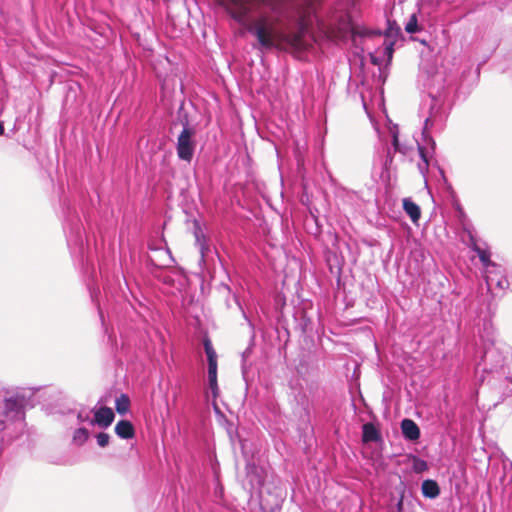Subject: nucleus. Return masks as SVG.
Returning a JSON list of instances; mask_svg holds the SVG:
<instances>
[{
  "instance_id": "f8f14e48",
  "label": "nucleus",
  "mask_w": 512,
  "mask_h": 512,
  "mask_svg": "<svg viewBox=\"0 0 512 512\" xmlns=\"http://www.w3.org/2000/svg\"><path fill=\"white\" fill-rule=\"evenodd\" d=\"M362 441L364 443L374 442L378 443L382 441V435L380 430L372 423L367 422L362 426Z\"/></svg>"
},
{
  "instance_id": "c9c22d12",
  "label": "nucleus",
  "mask_w": 512,
  "mask_h": 512,
  "mask_svg": "<svg viewBox=\"0 0 512 512\" xmlns=\"http://www.w3.org/2000/svg\"><path fill=\"white\" fill-rule=\"evenodd\" d=\"M257 484H258V486L261 484V483H260V479H259V478H258Z\"/></svg>"
},
{
  "instance_id": "dca6fc26",
  "label": "nucleus",
  "mask_w": 512,
  "mask_h": 512,
  "mask_svg": "<svg viewBox=\"0 0 512 512\" xmlns=\"http://www.w3.org/2000/svg\"><path fill=\"white\" fill-rule=\"evenodd\" d=\"M403 209L410 217L412 222L416 223L421 217L420 207L409 198L403 199Z\"/></svg>"
},
{
  "instance_id": "6e6552de",
  "label": "nucleus",
  "mask_w": 512,
  "mask_h": 512,
  "mask_svg": "<svg viewBox=\"0 0 512 512\" xmlns=\"http://www.w3.org/2000/svg\"><path fill=\"white\" fill-rule=\"evenodd\" d=\"M25 406V398L21 395H12L4 400L3 415L5 418L20 414Z\"/></svg>"
},
{
  "instance_id": "393cba45",
  "label": "nucleus",
  "mask_w": 512,
  "mask_h": 512,
  "mask_svg": "<svg viewBox=\"0 0 512 512\" xmlns=\"http://www.w3.org/2000/svg\"><path fill=\"white\" fill-rule=\"evenodd\" d=\"M396 41L395 40H383V54L387 57L388 62H391L393 53H394V45Z\"/></svg>"
},
{
  "instance_id": "aec40b11",
  "label": "nucleus",
  "mask_w": 512,
  "mask_h": 512,
  "mask_svg": "<svg viewBox=\"0 0 512 512\" xmlns=\"http://www.w3.org/2000/svg\"><path fill=\"white\" fill-rule=\"evenodd\" d=\"M396 490L399 492V499L395 506V512H404V505H405V499H406V485L401 482L398 487H396Z\"/></svg>"
},
{
  "instance_id": "412c9836",
  "label": "nucleus",
  "mask_w": 512,
  "mask_h": 512,
  "mask_svg": "<svg viewBox=\"0 0 512 512\" xmlns=\"http://www.w3.org/2000/svg\"><path fill=\"white\" fill-rule=\"evenodd\" d=\"M428 463L419 458L418 456H412V469L415 473L419 474L428 470Z\"/></svg>"
},
{
  "instance_id": "b1692460",
  "label": "nucleus",
  "mask_w": 512,
  "mask_h": 512,
  "mask_svg": "<svg viewBox=\"0 0 512 512\" xmlns=\"http://www.w3.org/2000/svg\"><path fill=\"white\" fill-rule=\"evenodd\" d=\"M420 26L418 24V18L416 14H412L408 20V22L405 25V31L408 34H414L418 31H420Z\"/></svg>"
},
{
  "instance_id": "72a5a7b5",
  "label": "nucleus",
  "mask_w": 512,
  "mask_h": 512,
  "mask_svg": "<svg viewBox=\"0 0 512 512\" xmlns=\"http://www.w3.org/2000/svg\"><path fill=\"white\" fill-rule=\"evenodd\" d=\"M4 134V126L3 123L0 121V136Z\"/></svg>"
},
{
  "instance_id": "5701e85b",
  "label": "nucleus",
  "mask_w": 512,
  "mask_h": 512,
  "mask_svg": "<svg viewBox=\"0 0 512 512\" xmlns=\"http://www.w3.org/2000/svg\"><path fill=\"white\" fill-rule=\"evenodd\" d=\"M204 350L207 356V361H215L217 360V353L212 345V342L209 338H204L203 340Z\"/></svg>"
},
{
  "instance_id": "2eb2a0df",
  "label": "nucleus",
  "mask_w": 512,
  "mask_h": 512,
  "mask_svg": "<svg viewBox=\"0 0 512 512\" xmlns=\"http://www.w3.org/2000/svg\"><path fill=\"white\" fill-rule=\"evenodd\" d=\"M217 368L218 363L215 361H208V384L213 393V396L216 397L219 391L218 382H217Z\"/></svg>"
},
{
  "instance_id": "9d476101",
  "label": "nucleus",
  "mask_w": 512,
  "mask_h": 512,
  "mask_svg": "<svg viewBox=\"0 0 512 512\" xmlns=\"http://www.w3.org/2000/svg\"><path fill=\"white\" fill-rule=\"evenodd\" d=\"M115 418V414L110 407L102 406L94 412V419L92 423L99 425L100 427L107 428L110 426Z\"/></svg>"
},
{
  "instance_id": "f3484780",
  "label": "nucleus",
  "mask_w": 512,
  "mask_h": 512,
  "mask_svg": "<svg viewBox=\"0 0 512 512\" xmlns=\"http://www.w3.org/2000/svg\"><path fill=\"white\" fill-rule=\"evenodd\" d=\"M271 46L272 41L267 38L264 19L258 14V46Z\"/></svg>"
},
{
  "instance_id": "c756f323",
  "label": "nucleus",
  "mask_w": 512,
  "mask_h": 512,
  "mask_svg": "<svg viewBox=\"0 0 512 512\" xmlns=\"http://www.w3.org/2000/svg\"><path fill=\"white\" fill-rule=\"evenodd\" d=\"M252 354V349L251 348H248L246 349L244 352H243V359H244V362L247 361V359L249 358V356Z\"/></svg>"
},
{
  "instance_id": "423d86ee",
  "label": "nucleus",
  "mask_w": 512,
  "mask_h": 512,
  "mask_svg": "<svg viewBox=\"0 0 512 512\" xmlns=\"http://www.w3.org/2000/svg\"><path fill=\"white\" fill-rule=\"evenodd\" d=\"M503 272L504 269L500 265L486 271L485 281L488 290L494 291L495 289H498L500 291H505L508 289L509 281Z\"/></svg>"
},
{
  "instance_id": "7c9ffc66",
  "label": "nucleus",
  "mask_w": 512,
  "mask_h": 512,
  "mask_svg": "<svg viewBox=\"0 0 512 512\" xmlns=\"http://www.w3.org/2000/svg\"><path fill=\"white\" fill-rule=\"evenodd\" d=\"M433 165L437 166V169L444 181H447L444 170L435 162Z\"/></svg>"
},
{
  "instance_id": "4468645a",
  "label": "nucleus",
  "mask_w": 512,
  "mask_h": 512,
  "mask_svg": "<svg viewBox=\"0 0 512 512\" xmlns=\"http://www.w3.org/2000/svg\"><path fill=\"white\" fill-rule=\"evenodd\" d=\"M115 433L122 439H131L135 436V429L130 421L120 420L115 426Z\"/></svg>"
},
{
  "instance_id": "473e14b6",
  "label": "nucleus",
  "mask_w": 512,
  "mask_h": 512,
  "mask_svg": "<svg viewBox=\"0 0 512 512\" xmlns=\"http://www.w3.org/2000/svg\"><path fill=\"white\" fill-rule=\"evenodd\" d=\"M4 422H5V417H4V416H3V417H0V430H2V429H3V424H4Z\"/></svg>"
},
{
  "instance_id": "bb28decb",
  "label": "nucleus",
  "mask_w": 512,
  "mask_h": 512,
  "mask_svg": "<svg viewBox=\"0 0 512 512\" xmlns=\"http://www.w3.org/2000/svg\"><path fill=\"white\" fill-rule=\"evenodd\" d=\"M392 146L395 152H401L405 153L404 149H402L399 139H398V132L392 133Z\"/></svg>"
},
{
  "instance_id": "ddd939ff",
  "label": "nucleus",
  "mask_w": 512,
  "mask_h": 512,
  "mask_svg": "<svg viewBox=\"0 0 512 512\" xmlns=\"http://www.w3.org/2000/svg\"><path fill=\"white\" fill-rule=\"evenodd\" d=\"M421 493L425 498L436 499L440 495V486L436 480L425 479L421 483Z\"/></svg>"
},
{
  "instance_id": "6ab92c4d",
  "label": "nucleus",
  "mask_w": 512,
  "mask_h": 512,
  "mask_svg": "<svg viewBox=\"0 0 512 512\" xmlns=\"http://www.w3.org/2000/svg\"><path fill=\"white\" fill-rule=\"evenodd\" d=\"M89 438V431L86 428H78L73 433V443L82 446Z\"/></svg>"
},
{
  "instance_id": "f03ea898",
  "label": "nucleus",
  "mask_w": 512,
  "mask_h": 512,
  "mask_svg": "<svg viewBox=\"0 0 512 512\" xmlns=\"http://www.w3.org/2000/svg\"><path fill=\"white\" fill-rule=\"evenodd\" d=\"M228 10L244 29L256 35V0H228Z\"/></svg>"
},
{
  "instance_id": "2f4dec72",
  "label": "nucleus",
  "mask_w": 512,
  "mask_h": 512,
  "mask_svg": "<svg viewBox=\"0 0 512 512\" xmlns=\"http://www.w3.org/2000/svg\"><path fill=\"white\" fill-rule=\"evenodd\" d=\"M411 499H408V497L406 496V499H405V502L408 506H412L413 505V501H418L417 499H414L412 497V495H410Z\"/></svg>"
},
{
  "instance_id": "f257e3e1",
  "label": "nucleus",
  "mask_w": 512,
  "mask_h": 512,
  "mask_svg": "<svg viewBox=\"0 0 512 512\" xmlns=\"http://www.w3.org/2000/svg\"><path fill=\"white\" fill-rule=\"evenodd\" d=\"M261 3L271 6L286 21L283 41L294 50L306 49L305 35L309 18L314 12V0H258V6Z\"/></svg>"
},
{
  "instance_id": "a211bd4d",
  "label": "nucleus",
  "mask_w": 512,
  "mask_h": 512,
  "mask_svg": "<svg viewBox=\"0 0 512 512\" xmlns=\"http://www.w3.org/2000/svg\"><path fill=\"white\" fill-rule=\"evenodd\" d=\"M130 405V399L126 394H121L115 400V409L121 415H124L129 411Z\"/></svg>"
},
{
  "instance_id": "a878e982",
  "label": "nucleus",
  "mask_w": 512,
  "mask_h": 512,
  "mask_svg": "<svg viewBox=\"0 0 512 512\" xmlns=\"http://www.w3.org/2000/svg\"><path fill=\"white\" fill-rule=\"evenodd\" d=\"M96 438L100 447H106L109 444L110 436L108 433L100 432L97 434Z\"/></svg>"
},
{
  "instance_id": "0eeeda50",
  "label": "nucleus",
  "mask_w": 512,
  "mask_h": 512,
  "mask_svg": "<svg viewBox=\"0 0 512 512\" xmlns=\"http://www.w3.org/2000/svg\"><path fill=\"white\" fill-rule=\"evenodd\" d=\"M401 35V28L396 23L395 20L387 19V28L384 32L380 30H365L362 33H360V36L362 37H371V36H384V39L386 40H397L398 36Z\"/></svg>"
},
{
  "instance_id": "20e7f679",
  "label": "nucleus",
  "mask_w": 512,
  "mask_h": 512,
  "mask_svg": "<svg viewBox=\"0 0 512 512\" xmlns=\"http://www.w3.org/2000/svg\"><path fill=\"white\" fill-rule=\"evenodd\" d=\"M183 129L177 139V155L181 160L190 162L193 158L196 141L193 139L195 135V129L190 126L187 115L185 114L181 118Z\"/></svg>"
},
{
  "instance_id": "4be33fe9",
  "label": "nucleus",
  "mask_w": 512,
  "mask_h": 512,
  "mask_svg": "<svg viewBox=\"0 0 512 512\" xmlns=\"http://www.w3.org/2000/svg\"><path fill=\"white\" fill-rule=\"evenodd\" d=\"M296 371L301 377H305L310 373L309 362L305 355L299 358V362L296 365Z\"/></svg>"
},
{
  "instance_id": "1a4fd4ad",
  "label": "nucleus",
  "mask_w": 512,
  "mask_h": 512,
  "mask_svg": "<svg viewBox=\"0 0 512 512\" xmlns=\"http://www.w3.org/2000/svg\"><path fill=\"white\" fill-rule=\"evenodd\" d=\"M400 428L402 436L405 440L416 442L420 439V428L414 420L410 418H404L400 423Z\"/></svg>"
},
{
  "instance_id": "7ed1b4c3",
  "label": "nucleus",
  "mask_w": 512,
  "mask_h": 512,
  "mask_svg": "<svg viewBox=\"0 0 512 512\" xmlns=\"http://www.w3.org/2000/svg\"><path fill=\"white\" fill-rule=\"evenodd\" d=\"M429 126L430 118H426L421 133L422 142L417 141L418 152L421 159V162L418 163V170L424 179H426V174L428 173L436 148V142L429 134ZM425 184L427 185V180H425Z\"/></svg>"
},
{
  "instance_id": "f704fd0d",
  "label": "nucleus",
  "mask_w": 512,
  "mask_h": 512,
  "mask_svg": "<svg viewBox=\"0 0 512 512\" xmlns=\"http://www.w3.org/2000/svg\"><path fill=\"white\" fill-rule=\"evenodd\" d=\"M457 210L463 213L462 208L460 206L457 207Z\"/></svg>"
},
{
  "instance_id": "9b49d317",
  "label": "nucleus",
  "mask_w": 512,
  "mask_h": 512,
  "mask_svg": "<svg viewBox=\"0 0 512 512\" xmlns=\"http://www.w3.org/2000/svg\"><path fill=\"white\" fill-rule=\"evenodd\" d=\"M471 239V249L477 253L480 262L482 265L486 268V271L489 269H493L497 267L498 265L491 261V253L488 249H483L480 246L477 245L476 241L474 240L473 236H470Z\"/></svg>"
},
{
  "instance_id": "cd10ccee",
  "label": "nucleus",
  "mask_w": 512,
  "mask_h": 512,
  "mask_svg": "<svg viewBox=\"0 0 512 512\" xmlns=\"http://www.w3.org/2000/svg\"><path fill=\"white\" fill-rule=\"evenodd\" d=\"M392 159H393V155H392L391 149L388 148L384 165L387 166L388 164H390L392 162Z\"/></svg>"
},
{
  "instance_id": "39448f33",
  "label": "nucleus",
  "mask_w": 512,
  "mask_h": 512,
  "mask_svg": "<svg viewBox=\"0 0 512 512\" xmlns=\"http://www.w3.org/2000/svg\"><path fill=\"white\" fill-rule=\"evenodd\" d=\"M506 363V356L499 348L491 345L487 347L481 359L484 372L493 373L503 368Z\"/></svg>"
},
{
  "instance_id": "c85d7f7f",
  "label": "nucleus",
  "mask_w": 512,
  "mask_h": 512,
  "mask_svg": "<svg viewBox=\"0 0 512 512\" xmlns=\"http://www.w3.org/2000/svg\"><path fill=\"white\" fill-rule=\"evenodd\" d=\"M370 60H371V63L374 64V65H380L381 64L380 58L375 56L374 54H370Z\"/></svg>"
}]
</instances>
